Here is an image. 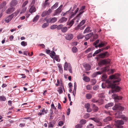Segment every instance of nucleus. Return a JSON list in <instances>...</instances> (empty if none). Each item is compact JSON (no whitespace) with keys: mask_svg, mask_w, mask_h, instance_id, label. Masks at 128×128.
Wrapping results in <instances>:
<instances>
[{"mask_svg":"<svg viewBox=\"0 0 128 128\" xmlns=\"http://www.w3.org/2000/svg\"><path fill=\"white\" fill-rule=\"evenodd\" d=\"M58 91L59 92L60 94H62L63 92L62 88H60L58 90Z\"/></svg>","mask_w":128,"mask_h":128,"instance_id":"nucleus-57","label":"nucleus"},{"mask_svg":"<svg viewBox=\"0 0 128 128\" xmlns=\"http://www.w3.org/2000/svg\"><path fill=\"white\" fill-rule=\"evenodd\" d=\"M76 19V18H74L70 22H67V25L69 26L68 27V28H70L73 25L74 23V21Z\"/></svg>","mask_w":128,"mask_h":128,"instance_id":"nucleus-11","label":"nucleus"},{"mask_svg":"<svg viewBox=\"0 0 128 128\" xmlns=\"http://www.w3.org/2000/svg\"><path fill=\"white\" fill-rule=\"evenodd\" d=\"M86 120L84 119H82L80 120V122L82 125L86 123Z\"/></svg>","mask_w":128,"mask_h":128,"instance_id":"nucleus-47","label":"nucleus"},{"mask_svg":"<svg viewBox=\"0 0 128 128\" xmlns=\"http://www.w3.org/2000/svg\"><path fill=\"white\" fill-rule=\"evenodd\" d=\"M50 4V3L48 2H45L44 3V4L43 7L44 8H45L47 6H48Z\"/></svg>","mask_w":128,"mask_h":128,"instance_id":"nucleus-44","label":"nucleus"},{"mask_svg":"<svg viewBox=\"0 0 128 128\" xmlns=\"http://www.w3.org/2000/svg\"><path fill=\"white\" fill-rule=\"evenodd\" d=\"M104 46V44L102 42L100 43L99 44L98 46L97 47H98L99 48H101Z\"/></svg>","mask_w":128,"mask_h":128,"instance_id":"nucleus-51","label":"nucleus"},{"mask_svg":"<svg viewBox=\"0 0 128 128\" xmlns=\"http://www.w3.org/2000/svg\"><path fill=\"white\" fill-rule=\"evenodd\" d=\"M86 70L88 71L90 70L91 68V66L90 65L88 64H86L83 65Z\"/></svg>","mask_w":128,"mask_h":128,"instance_id":"nucleus-17","label":"nucleus"},{"mask_svg":"<svg viewBox=\"0 0 128 128\" xmlns=\"http://www.w3.org/2000/svg\"><path fill=\"white\" fill-rule=\"evenodd\" d=\"M84 37V35L82 34H79L77 36V38L78 40Z\"/></svg>","mask_w":128,"mask_h":128,"instance_id":"nucleus-28","label":"nucleus"},{"mask_svg":"<svg viewBox=\"0 0 128 128\" xmlns=\"http://www.w3.org/2000/svg\"><path fill=\"white\" fill-rule=\"evenodd\" d=\"M86 97L87 99H89L92 98V96L90 94H87L86 95Z\"/></svg>","mask_w":128,"mask_h":128,"instance_id":"nucleus-38","label":"nucleus"},{"mask_svg":"<svg viewBox=\"0 0 128 128\" xmlns=\"http://www.w3.org/2000/svg\"><path fill=\"white\" fill-rule=\"evenodd\" d=\"M21 44L23 46H27V43L25 41H22L21 43Z\"/></svg>","mask_w":128,"mask_h":128,"instance_id":"nucleus-48","label":"nucleus"},{"mask_svg":"<svg viewBox=\"0 0 128 128\" xmlns=\"http://www.w3.org/2000/svg\"><path fill=\"white\" fill-rule=\"evenodd\" d=\"M19 12L18 11H16L14 13L12 14H13V17L14 16H16L18 14Z\"/></svg>","mask_w":128,"mask_h":128,"instance_id":"nucleus-56","label":"nucleus"},{"mask_svg":"<svg viewBox=\"0 0 128 128\" xmlns=\"http://www.w3.org/2000/svg\"><path fill=\"white\" fill-rule=\"evenodd\" d=\"M90 119L94 121L96 123H98L99 124H98L97 125L98 126H100L102 125V124L101 122H100L98 118H90Z\"/></svg>","mask_w":128,"mask_h":128,"instance_id":"nucleus-7","label":"nucleus"},{"mask_svg":"<svg viewBox=\"0 0 128 128\" xmlns=\"http://www.w3.org/2000/svg\"><path fill=\"white\" fill-rule=\"evenodd\" d=\"M46 15H49L47 11L46 10L44 11L42 13L41 16L42 17L45 16Z\"/></svg>","mask_w":128,"mask_h":128,"instance_id":"nucleus-26","label":"nucleus"},{"mask_svg":"<svg viewBox=\"0 0 128 128\" xmlns=\"http://www.w3.org/2000/svg\"><path fill=\"white\" fill-rule=\"evenodd\" d=\"M112 109L113 110H120L116 113L115 116L116 118H122L123 115L122 114V111L124 109V108L123 107L117 104H115L114 106L113 107Z\"/></svg>","mask_w":128,"mask_h":128,"instance_id":"nucleus-2","label":"nucleus"},{"mask_svg":"<svg viewBox=\"0 0 128 128\" xmlns=\"http://www.w3.org/2000/svg\"><path fill=\"white\" fill-rule=\"evenodd\" d=\"M90 28L89 27H87L84 31L83 33L84 34H85L86 32L89 31L90 30Z\"/></svg>","mask_w":128,"mask_h":128,"instance_id":"nucleus-43","label":"nucleus"},{"mask_svg":"<svg viewBox=\"0 0 128 128\" xmlns=\"http://www.w3.org/2000/svg\"><path fill=\"white\" fill-rule=\"evenodd\" d=\"M112 98H113L115 102H118L119 100H122V97L119 96L117 95L113 94L112 95Z\"/></svg>","mask_w":128,"mask_h":128,"instance_id":"nucleus-6","label":"nucleus"},{"mask_svg":"<svg viewBox=\"0 0 128 128\" xmlns=\"http://www.w3.org/2000/svg\"><path fill=\"white\" fill-rule=\"evenodd\" d=\"M93 110L94 112H96L98 111V108L97 106L95 107L94 108H93Z\"/></svg>","mask_w":128,"mask_h":128,"instance_id":"nucleus-64","label":"nucleus"},{"mask_svg":"<svg viewBox=\"0 0 128 128\" xmlns=\"http://www.w3.org/2000/svg\"><path fill=\"white\" fill-rule=\"evenodd\" d=\"M99 40H98L93 43V45L94 46H95V47L96 48H97V47L98 46H96V45L99 42Z\"/></svg>","mask_w":128,"mask_h":128,"instance_id":"nucleus-41","label":"nucleus"},{"mask_svg":"<svg viewBox=\"0 0 128 128\" xmlns=\"http://www.w3.org/2000/svg\"><path fill=\"white\" fill-rule=\"evenodd\" d=\"M62 10H60L57 8L55 12L53 14L54 16H58L59 15L61 12Z\"/></svg>","mask_w":128,"mask_h":128,"instance_id":"nucleus-18","label":"nucleus"},{"mask_svg":"<svg viewBox=\"0 0 128 128\" xmlns=\"http://www.w3.org/2000/svg\"><path fill=\"white\" fill-rule=\"evenodd\" d=\"M98 88V85H96L94 86L93 89L94 90H96Z\"/></svg>","mask_w":128,"mask_h":128,"instance_id":"nucleus-53","label":"nucleus"},{"mask_svg":"<svg viewBox=\"0 0 128 128\" xmlns=\"http://www.w3.org/2000/svg\"><path fill=\"white\" fill-rule=\"evenodd\" d=\"M63 26V25L62 24H60L58 26L57 25L56 28L58 30H62Z\"/></svg>","mask_w":128,"mask_h":128,"instance_id":"nucleus-39","label":"nucleus"},{"mask_svg":"<svg viewBox=\"0 0 128 128\" xmlns=\"http://www.w3.org/2000/svg\"><path fill=\"white\" fill-rule=\"evenodd\" d=\"M59 56L56 55L54 56V58L55 60L58 62H59L60 61V59H59Z\"/></svg>","mask_w":128,"mask_h":128,"instance_id":"nucleus-40","label":"nucleus"},{"mask_svg":"<svg viewBox=\"0 0 128 128\" xmlns=\"http://www.w3.org/2000/svg\"><path fill=\"white\" fill-rule=\"evenodd\" d=\"M72 50L73 53H76L78 51V49L75 46H74L72 48Z\"/></svg>","mask_w":128,"mask_h":128,"instance_id":"nucleus-36","label":"nucleus"},{"mask_svg":"<svg viewBox=\"0 0 128 128\" xmlns=\"http://www.w3.org/2000/svg\"><path fill=\"white\" fill-rule=\"evenodd\" d=\"M112 120V118L110 116H108L105 119H104V121L105 122H107Z\"/></svg>","mask_w":128,"mask_h":128,"instance_id":"nucleus-24","label":"nucleus"},{"mask_svg":"<svg viewBox=\"0 0 128 128\" xmlns=\"http://www.w3.org/2000/svg\"><path fill=\"white\" fill-rule=\"evenodd\" d=\"M26 8H24L22 9L21 12H20V14H22L23 13H24L25 11H26Z\"/></svg>","mask_w":128,"mask_h":128,"instance_id":"nucleus-54","label":"nucleus"},{"mask_svg":"<svg viewBox=\"0 0 128 128\" xmlns=\"http://www.w3.org/2000/svg\"><path fill=\"white\" fill-rule=\"evenodd\" d=\"M64 124V122L62 121H60L58 123V125L59 126H62Z\"/></svg>","mask_w":128,"mask_h":128,"instance_id":"nucleus-63","label":"nucleus"},{"mask_svg":"<svg viewBox=\"0 0 128 128\" xmlns=\"http://www.w3.org/2000/svg\"><path fill=\"white\" fill-rule=\"evenodd\" d=\"M83 80H84L85 82H89L90 81V79L88 77L86 76L84 77Z\"/></svg>","mask_w":128,"mask_h":128,"instance_id":"nucleus-35","label":"nucleus"},{"mask_svg":"<svg viewBox=\"0 0 128 128\" xmlns=\"http://www.w3.org/2000/svg\"><path fill=\"white\" fill-rule=\"evenodd\" d=\"M49 25L48 23H44L42 25V28H44L46 27Z\"/></svg>","mask_w":128,"mask_h":128,"instance_id":"nucleus-42","label":"nucleus"},{"mask_svg":"<svg viewBox=\"0 0 128 128\" xmlns=\"http://www.w3.org/2000/svg\"><path fill=\"white\" fill-rule=\"evenodd\" d=\"M28 2V0H27L23 4L22 6V7H24L27 4Z\"/></svg>","mask_w":128,"mask_h":128,"instance_id":"nucleus-59","label":"nucleus"},{"mask_svg":"<svg viewBox=\"0 0 128 128\" xmlns=\"http://www.w3.org/2000/svg\"><path fill=\"white\" fill-rule=\"evenodd\" d=\"M6 100V98L4 96H0V101H5Z\"/></svg>","mask_w":128,"mask_h":128,"instance_id":"nucleus-27","label":"nucleus"},{"mask_svg":"<svg viewBox=\"0 0 128 128\" xmlns=\"http://www.w3.org/2000/svg\"><path fill=\"white\" fill-rule=\"evenodd\" d=\"M90 104L88 103H87L85 104V108L87 109L90 108Z\"/></svg>","mask_w":128,"mask_h":128,"instance_id":"nucleus-55","label":"nucleus"},{"mask_svg":"<svg viewBox=\"0 0 128 128\" xmlns=\"http://www.w3.org/2000/svg\"><path fill=\"white\" fill-rule=\"evenodd\" d=\"M13 14L9 15L5 19V21L6 22L8 23L13 18Z\"/></svg>","mask_w":128,"mask_h":128,"instance_id":"nucleus-13","label":"nucleus"},{"mask_svg":"<svg viewBox=\"0 0 128 128\" xmlns=\"http://www.w3.org/2000/svg\"><path fill=\"white\" fill-rule=\"evenodd\" d=\"M56 55L55 52L53 50L51 52L50 54V56L52 58H53L54 56Z\"/></svg>","mask_w":128,"mask_h":128,"instance_id":"nucleus-25","label":"nucleus"},{"mask_svg":"<svg viewBox=\"0 0 128 128\" xmlns=\"http://www.w3.org/2000/svg\"><path fill=\"white\" fill-rule=\"evenodd\" d=\"M39 18V16L38 15H36V16L34 18L32 22H35L37 21Z\"/></svg>","mask_w":128,"mask_h":128,"instance_id":"nucleus-30","label":"nucleus"},{"mask_svg":"<svg viewBox=\"0 0 128 128\" xmlns=\"http://www.w3.org/2000/svg\"><path fill=\"white\" fill-rule=\"evenodd\" d=\"M116 126L118 128H123L122 125L124 124V122L122 120H117L115 121Z\"/></svg>","mask_w":128,"mask_h":128,"instance_id":"nucleus-4","label":"nucleus"},{"mask_svg":"<svg viewBox=\"0 0 128 128\" xmlns=\"http://www.w3.org/2000/svg\"><path fill=\"white\" fill-rule=\"evenodd\" d=\"M79 10V8H77L76 10L74 12H71V14L70 15V17L71 18H72L74 17L76 14L78 12Z\"/></svg>","mask_w":128,"mask_h":128,"instance_id":"nucleus-19","label":"nucleus"},{"mask_svg":"<svg viewBox=\"0 0 128 128\" xmlns=\"http://www.w3.org/2000/svg\"><path fill=\"white\" fill-rule=\"evenodd\" d=\"M57 18L55 17L51 18V23H54L56 21Z\"/></svg>","mask_w":128,"mask_h":128,"instance_id":"nucleus-46","label":"nucleus"},{"mask_svg":"<svg viewBox=\"0 0 128 128\" xmlns=\"http://www.w3.org/2000/svg\"><path fill=\"white\" fill-rule=\"evenodd\" d=\"M42 113H44V114H46L47 113L48 110H44V108H43L42 110L40 111Z\"/></svg>","mask_w":128,"mask_h":128,"instance_id":"nucleus-58","label":"nucleus"},{"mask_svg":"<svg viewBox=\"0 0 128 128\" xmlns=\"http://www.w3.org/2000/svg\"><path fill=\"white\" fill-rule=\"evenodd\" d=\"M36 10V8L34 6H31L29 10V12L31 14L35 12Z\"/></svg>","mask_w":128,"mask_h":128,"instance_id":"nucleus-16","label":"nucleus"},{"mask_svg":"<svg viewBox=\"0 0 128 128\" xmlns=\"http://www.w3.org/2000/svg\"><path fill=\"white\" fill-rule=\"evenodd\" d=\"M46 21L47 23H51V18H50L46 20Z\"/></svg>","mask_w":128,"mask_h":128,"instance_id":"nucleus-62","label":"nucleus"},{"mask_svg":"<svg viewBox=\"0 0 128 128\" xmlns=\"http://www.w3.org/2000/svg\"><path fill=\"white\" fill-rule=\"evenodd\" d=\"M57 25L54 24L52 26H51L50 27V28L52 30H54L56 28Z\"/></svg>","mask_w":128,"mask_h":128,"instance_id":"nucleus-50","label":"nucleus"},{"mask_svg":"<svg viewBox=\"0 0 128 128\" xmlns=\"http://www.w3.org/2000/svg\"><path fill=\"white\" fill-rule=\"evenodd\" d=\"M114 105L113 103L112 102H110L108 103L105 105L104 106L105 108L108 109L110 107H111L113 106Z\"/></svg>","mask_w":128,"mask_h":128,"instance_id":"nucleus-22","label":"nucleus"},{"mask_svg":"<svg viewBox=\"0 0 128 128\" xmlns=\"http://www.w3.org/2000/svg\"><path fill=\"white\" fill-rule=\"evenodd\" d=\"M92 84V85H94L96 82V79L93 78L91 80Z\"/></svg>","mask_w":128,"mask_h":128,"instance_id":"nucleus-45","label":"nucleus"},{"mask_svg":"<svg viewBox=\"0 0 128 128\" xmlns=\"http://www.w3.org/2000/svg\"><path fill=\"white\" fill-rule=\"evenodd\" d=\"M53 125L52 123V122H49L48 124V126L49 127H51L52 128L54 126Z\"/></svg>","mask_w":128,"mask_h":128,"instance_id":"nucleus-61","label":"nucleus"},{"mask_svg":"<svg viewBox=\"0 0 128 128\" xmlns=\"http://www.w3.org/2000/svg\"><path fill=\"white\" fill-rule=\"evenodd\" d=\"M67 27H63L61 31L63 32H65L67 31Z\"/></svg>","mask_w":128,"mask_h":128,"instance_id":"nucleus-34","label":"nucleus"},{"mask_svg":"<svg viewBox=\"0 0 128 128\" xmlns=\"http://www.w3.org/2000/svg\"><path fill=\"white\" fill-rule=\"evenodd\" d=\"M109 55V54L108 52H104L98 55V56L100 58H104L108 57Z\"/></svg>","mask_w":128,"mask_h":128,"instance_id":"nucleus-5","label":"nucleus"},{"mask_svg":"<svg viewBox=\"0 0 128 128\" xmlns=\"http://www.w3.org/2000/svg\"><path fill=\"white\" fill-rule=\"evenodd\" d=\"M110 60L109 58L106 59H104L102 60L101 62V65L105 64H108L110 63Z\"/></svg>","mask_w":128,"mask_h":128,"instance_id":"nucleus-8","label":"nucleus"},{"mask_svg":"<svg viewBox=\"0 0 128 128\" xmlns=\"http://www.w3.org/2000/svg\"><path fill=\"white\" fill-rule=\"evenodd\" d=\"M71 65L70 63H68L67 62H66L64 64V69L65 70H68V68L70 67Z\"/></svg>","mask_w":128,"mask_h":128,"instance_id":"nucleus-15","label":"nucleus"},{"mask_svg":"<svg viewBox=\"0 0 128 128\" xmlns=\"http://www.w3.org/2000/svg\"><path fill=\"white\" fill-rule=\"evenodd\" d=\"M93 35V33H91L85 36L84 37L86 40H88Z\"/></svg>","mask_w":128,"mask_h":128,"instance_id":"nucleus-21","label":"nucleus"},{"mask_svg":"<svg viewBox=\"0 0 128 128\" xmlns=\"http://www.w3.org/2000/svg\"><path fill=\"white\" fill-rule=\"evenodd\" d=\"M122 118L123 120V121L124 122L127 121L128 120V118L126 117L124 115H123L122 117V118Z\"/></svg>","mask_w":128,"mask_h":128,"instance_id":"nucleus-29","label":"nucleus"},{"mask_svg":"<svg viewBox=\"0 0 128 128\" xmlns=\"http://www.w3.org/2000/svg\"><path fill=\"white\" fill-rule=\"evenodd\" d=\"M93 50V48H88L85 51V52L86 53H88L89 52L92 51Z\"/></svg>","mask_w":128,"mask_h":128,"instance_id":"nucleus-31","label":"nucleus"},{"mask_svg":"<svg viewBox=\"0 0 128 128\" xmlns=\"http://www.w3.org/2000/svg\"><path fill=\"white\" fill-rule=\"evenodd\" d=\"M15 8L14 7H10L6 10V12L8 14L11 13L15 10Z\"/></svg>","mask_w":128,"mask_h":128,"instance_id":"nucleus-9","label":"nucleus"},{"mask_svg":"<svg viewBox=\"0 0 128 128\" xmlns=\"http://www.w3.org/2000/svg\"><path fill=\"white\" fill-rule=\"evenodd\" d=\"M67 20V18L65 17H62L59 20V22L60 23H62L66 22Z\"/></svg>","mask_w":128,"mask_h":128,"instance_id":"nucleus-20","label":"nucleus"},{"mask_svg":"<svg viewBox=\"0 0 128 128\" xmlns=\"http://www.w3.org/2000/svg\"><path fill=\"white\" fill-rule=\"evenodd\" d=\"M86 20H82L80 23L75 28V30H78L85 23Z\"/></svg>","mask_w":128,"mask_h":128,"instance_id":"nucleus-12","label":"nucleus"},{"mask_svg":"<svg viewBox=\"0 0 128 128\" xmlns=\"http://www.w3.org/2000/svg\"><path fill=\"white\" fill-rule=\"evenodd\" d=\"M102 78L103 80H105L107 78V76L106 74H103L102 76Z\"/></svg>","mask_w":128,"mask_h":128,"instance_id":"nucleus-60","label":"nucleus"},{"mask_svg":"<svg viewBox=\"0 0 128 128\" xmlns=\"http://www.w3.org/2000/svg\"><path fill=\"white\" fill-rule=\"evenodd\" d=\"M100 50H98L96 51L93 54L92 56H95L100 52Z\"/></svg>","mask_w":128,"mask_h":128,"instance_id":"nucleus-37","label":"nucleus"},{"mask_svg":"<svg viewBox=\"0 0 128 128\" xmlns=\"http://www.w3.org/2000/svg\"><path fill=\"white\" fill-rule=\"evenodd\" d=\"M80 12L75 17L76 18V19L77 18H80V17L81 16V15L84 12V11L83 10Z\"/></svg>","mask_w":128,"mask_h":128,"instance_id":"nucleus-33","label":"nucleus"},{"mask_svg":"<svg viewBox=\"0 0 128 128\" xmlns=\"http://www.w3.org/2000/svg\"><path fill=\"white\" fill-rule=\"evenodd\" d=\"M18 3L17 0H12L10 3V6L14 7Z\"/></svg>","mask_w":128,"mask_h":128,"instance_id":"nucleus-10","label":"nucleus"},{"mask_svg":"<svg viewBox=\"0 0 128 128\" xmlns=\"http://www.w3.org/2000/svg\"><path fill=\"white\" fill-rule=\"evenodd\" d=\"M73 37V35L71 34H68L65 36L66 39L68 40H72Z\"/></svg>","mask_w":128,"mask_h":128,"instance_id":"nucleus-14","label":"nucleus"},{"mask_svg":"<svg viewBox=\"0 0 128 128\" xmlns=\"http://www.w3.org/2000/svg\"><path fill=\"white\" fill-rule=\"evenodd\" d=\"M94 126L92 124H90L87 126V128H94Z\"/></svg>","mask_w":128,"mask_h":128,"instance_id":"nucleus-49","label":"nucleus"},{"mask_svg":"<svg viewBox=\"0 0 128 128\" xmlns=\"http://www.w3.org/2000/svg\"><path fill=\"white\" fill-rule=\"evenodd\" d=\"M58 2H56V3L51 7V9L52 10H54L58 6Z\"/></svg>","mask_w":128,"mask_h":128,"instance_id":"nucleus-23","label":"nucleus"},{"mask_svg":"<svg viewBox=\"0 0 128 128\" xmlns=\"http://www.w3.org/2000/svg\"><path fill=\"white\" fill-rule=\"evenodd\" d=\"M109 66H107L101 68V71H98L94 73L92 75V77L93 78H95L98 75L101 74L103 72L108 71L109 70Z\"/></svg>","mask_w":128,"mask_h":128,"instance_id":"nucleus-3","label":"nucleus"},{"mask_svg":"<svg viewBox=\"0 0 128 128\" xmlns=\"http://www.w3.org/2000/svg\"><path fill=\"white\" fill-rule=\"evenodd\" d=\"M82 127V125L81 124H78L75 126L76 128H81Z\"/></svg>","mask_w":128,"mask_h":128,"instance_id":"nucleus-52","label":"nucleus"},{"mask_svg":"<svg viewBox=\"0 0 128 128\" xmlns=\"http://www.w3.org/2000/svg\"><path fill=\"white\" fill-rule=\"evenodd\" d=\"M120 74H117L109 76L110 79L113 80L112 81L113 83H112L108 81H106V82H108V88H112L111 91L112 93L118 92L120 90V88L117 86L116 84H115L116 83H118L117 84H119L118 82L121 80L120 78Z\"/></svg>","mask_w":128,"mask_h":128,"instance_id":"nucleus-1","label":"nucleus"},{"mask_svg":"<svg viewBox=\"0 0 128 128\" xmlns=\"http://www.w3.org/2000/svg\"><path fill=\"white\" fill-rule=\"evenodd\" d=\"M80 12L75 17L76 18V19L77 18H80V17L81 16V15L84 12V11L83 10Z\"/></svg>","mask_w":128,"mask_h":128,"instance_id":"nucleus-32","label":"nucleus"}]
</instances>
